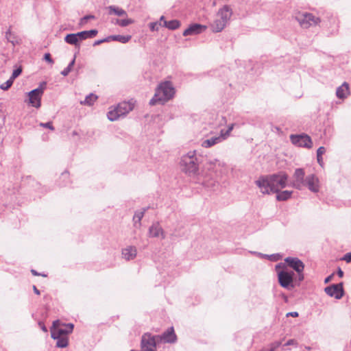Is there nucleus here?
Listing matches in <instances>:
<instances>
[{
	"mask_svg": "<svg viewBox=\"0 0 351 351\" xmlns=\"http://www.w3.org/2000/svg\"><path fill=\"white\" fill-rule=\"evenodd\" d=\"M226 167V164L224 162L216 158H208L198 174V180H202V184L205 186L213 188L216 185L215 178L221 176L223 173L222 169Z\"/></svg>",
	"mask_w": 351,
	"mask_h": 351,
	"instance_id": "obj_1",
	"label": "nucleus"
},
{
	"mask_svg": "<svg viewBox=\"0 0 351 351\" xmlns=\"http://www.w3.org/2000/svg\"><path fill=\"white\" fill-rule=\"evenodd\" d=\"M288 176L283 172L260 177L255 183L263 194L278 193L287 186Z\"/></svg>",
	"mask_w": 351,
	"mask_h": 351,
	"instance_id": "obj_2",
	"label": "nucleus"
},
{
	"mask_svg": "<svg viewBox=\"0 0 351 351\" xmlns=\"http://www.w3.org/2000/svg\"><path fill=\"white\" fill-rule=\"evenodd\" d=\"M199 160L195 151H190L181 157L180 165L183 172L190 176H197L199 172Z\"/></svg>",
	"mask_w": 351,
	"mask_h": 351,
	"instance_id": "obj_3",
	"label": "nucleus"
},
{
	"mask_svg": "<svg viewBox=\"0 0 351 351\" xmlns=\"http://www.w3.org/2000/svg\"><path fill=\"white\" fill-rule=\"evenodd\" d=\"M174 93V88L171 82H162L156 89L154 96L150 100L149 104L154 106L158 103L166 102L173 97Z\"/></svg>",
	"mask_w": 351,
	"mask_h": 351,
	"instance_id": "obj_4",
	"label": "nucleus"
},
{
	"mask_svg": "<svg viewBox=\"0 0 351 351\" xmlns=\"http://www.w3.org/2000/svg\"><path fill=\"white\" fill-rule=\"evenodd\" d=\"M73 330V324H68L64 328H53L51 330V336L53 339H56V346L58 348H66L69 344L68 335L71 333Z\"/></svg>",
	"mask_w": 351,
	"mask_h": 351,
	"instance_id": "obj_5",
	"label": "nucleus"
},
{
	"mask_svg": "<svg viewBox=\"0 0 351 351\" xmlns=\"http://www.w3.org/2000/svg\"><path fill=\"white\" fill-rule=\"evenodd\" d=\"M134 106V101L133 100L119 103L117 107L108 112V119L111 121H116L120 117L124 116L132 111Z\"/></svg>",
	"mask_w": 351,
	"mask_h": 351,
	"instance_id": "obj_6",
	"label": "nucleus"
},
{
	"mask_svg": "<svg viewBox=\"0 0 351 351\" xmlns=\"http://www.w3.org/2000/svg\"><path fill=\"white\" fill-rule=\"evenodd\" d=\"M45 85L46 83L43 82V85L40 87L34 89L28 93L29 104L32 105L33 107H35L36 108H40L41 104V97L43 94Z\"/></svg>",
	"mask_w": 351,
	"mask_h": 351,
	"instance_id": "obj_7",
	"label": "nucleus"
},
{
	"mask_svg": "<svg viewBox=\"0 0 351 351\" xmlns=\"http://www.w3.org/2000/svg\"><path fill=\"white\" fill-rule=\"evenodd\" d=\"M290 140L293 145L298 147L311 148L313 145L311 137L305 134H291Z\"/></svg>",
	"mask_w": 351,
	"mask_h": 351,
	"instance_id": "obj_8",
	"label": "nucleus"
},
{
	"mask_svg": "<svg viewBox=\"0 0 351 351\" xmlns=\"http://www.w3.org/2000/svg\"><path fill=\"white\" fill-rule=\"evenodd\" d=\"M305 178L306 177L304 169L298 168L295 170L293 174L292 181L291 182L290 186L296 189L301 190L304 186Z\"/></svg>",
	"mask_w": 351,
	"mask_h": 351,
	"instance_id": "obj_9",
	"label": "nucleus"
},
{
	"mask_svg": "<svg viewBox=\"0 0 351 351\" xmlns=\"http://www.w3.org/2000/svg\"><path fill=\"white\" fill-rule=\"evenodd\" d=\"M293 272L283 269L278 272V282L281 287L286 289H291L293 287L292 284Z\"/></svg>",
	"mask_w": 351,
	"mask_h": 351,
	"instance_id": "obj_10",
	"label": "nucleus"
},
{
	"mask_svg": "<svg viewBox=\"0 0 351 351\" xmlns=\"http://www.w3.org/2000/svg\"><path fill=\"white\" fill-rule=\"evenodd\" d=\"M159 340L156 336H152L150 334H145L142 337L141 348L142 351H156V343Z\"/></svg>",
	"mask_w": 351,
	"mask_h": 351,
	"instance_id": "obj_11",
	"label": "nucleus"
},
{
	"mask_svg": "<svg viewBox=\"0 0 351 351\" xmlns=\"http://www.w3.org/2000/svg\"><path fill=\"white\" fill-rule=\"evenodd\" d=\"M285 263L292 269H293L298 274L299 280H302L304 278L302 271L304 268V263L298 258L287 257L285 260Z\"/></svg>",
	"mask_w": 351,
	"mask_h": 351,
	"instance_id": "obj_12",
	"label": "nucleus"
},
{
	"mask_svg": "<svg viewBox=\"0 0 351 351\" xmlns=\"http://www.w3.org/2000/svg\"><path fill=\"white\" fill-rule=\"evenodd\" d=\"M327 295L335 299H341L343 295V283L333 284L324 289Z\"/></svg>",
	"mask_w": 351,
	"mask_h": 351,
	"instance_id": "obj_13",
	"label": "nucleus"
},
{
	"mask_svg": "<svg viewBox=\"0 0 351 351\" xmlns=\"http://www.w3.org/2000/svg\"><path fill=\"white\" fill-rule=\"evenodd\" d=\"M304 186L313 193H317L319 190V180L315 174H310L305 178Z\"/></svg>",
	"mask_w": 351,
	"mask_h": 351,
	"instance_id": "obj_14",
	"label": "nucleus"
},
{
	"mask_svg": "<svg viewBox=\"0 0 351 351\" xmlns=\"http://www.w3.org/2000/svg\"><path fill=\"white\" fill-rule=\"evenodd\" d=\"M156 337L159 341L170 343L176 342L177 339L173 327L168 328L162 335H156Z\"/></svg>",
	"mask_w": 351,
	"mask_h": 351,
	"instance_id": "obj_15",
	"label": "nucleus"
},
{
	"mask_svg": "<svg viewBox=\"0 0 351 351\" xmlns=\"http://www.w3.org/2000/svg\"><path fill=\"white\" fill-rule=\"evenodd\" d=\"M206 29V25H203L199 23H193L184 30L183 35L185 36L189 35H197L204 32Z\"/></svg>",
	"mask_w": 351,
	"mask_h": 351,
	"instance_id": "obj_16",
	"label": "nucleus"
},
{
	"mask_svg": "<svg viewBox=\"0 0 351 351\" xmlns=\"http://www.w3.org/2000/svg\"><path fill=\"white\" fill-rule=\"evenodd\" d=\"M149 234L152 237L165 238V233L158 222L154 223L149 228Z\"/></svg>",
	"mask_w": 351,
	"mask_h": 351,
	"instance_id": "obj_17",
	"label": "nucleus"
},
{
	"mask_svg": "<svg viewBox=\"0 0 351 351\" xmlns=\"http://www.w3.org/2000/svg\"><path fill=\"white\" fill-rule=\"evenodd\" d=\"M137 254V249L134 246H127L122 250V256L126 261L133 260Z\"/></svg>",
	"mask_w": 351,
	"mask_h": 351,
	"instance_id": "obj_18",
	"label": "nucleus"
},
{
	"mask_svg": "<svg viewBox=\"0 0 351 351\" xmlns=\"http://www.w3.org/2000/svg\"><path fill=\"white\" fill-rule=\"evenodd\" d=\"M223 141H224V138L220 134L217 136H213L210 137V138L202 141V146L205 148H208L222 142Z\"/></svg>",
	"mask_w": 351,
	"mask_h": 351,
	"instance_id": "obj_19",
	"label": "nucleus"
},
{
	"mask_svg": "<svg viewBox=\"0 0 351 351\" xmlns=\"http://www.w3.org/2000/svg\"><path fill=\"white\" fill-rule=\"evenodd\" d=\"M350 94L349 84L347 82L343 83V84L339 86L336 90V95L339 99H345Z\"/></svg>",
	"mask_w": 351,
	"mask_h": 351,
	"instance_id": "obj_20",
	"label": "nucleus"
},
{
	"mask_svg": "<svg viewBox=\"0 0 351 351\" xmlns=\"http://www.w3.org/2000/svg\"><path fill=\"white\" fill-rule=\"evenodd\" d=\"M162 27L168 28L169 29H176L180 27V23H162ZM162 26V23H150L149 29L151 31H158L159 27Z\"/></svg>",
	"mask_w": 351,
	"mask_h": 351,
	"instance_id": "obj_21",
	"label": "nucleus"
},
{
	"mask_svg": "<svg viewBox=\"0 0 351 351\" xmlns=\"http://www.w3.org/2000/svg\"><path fill=\"white\" fill-rule=\"evenodd\" d=\"M295 19L298 22H310L315 21V16L310 13L298 12L295 14Z\"/></svg>",
	"mask_w": 351,
	"mask_h": 351,
	"instance_id": "obj_22",
	"label": "nucleus"
},
{
	"mask_svg": "<svg viewBox=\"0 0 351 351\" xmlns=\"http://www.w3.org/2000/svg\"><path fill=\"white\" fill-rule=\"evenodd\" d=\"M218 14L221 20L226 22L230 19L232 10L228 6L226 5L219 10Z\"/></svg>",
	"mask_w": 351,
	"mask_h": 351,
	"instance_id": "obj_23",
	"label": "nucleus"
},
{
	"mask_svg": "<svg viewBox=\"0 0 351 351\" xmlns=\"http://www.w3.org/2000/svg\"><path fill=\"white\" fill-rule=\"evenodd\" d=\"M97 34V30L91 29L88 31H82L77 33V36L79 37L80 40H85L88 38H93Z\"/></svg>",
	"mask_w": 351,
	"mask_h": 351,
	"instance_id": "obj_24",
	"label": "nucleus"
},
{
	"mask_svg": "<svg viewBox=\"0 0 351 351\" xmlns=\"http://www.w3.org/2000/svg\"><path fill=\"white\" fill-rule=\"evenodd\" d=\"M131 38V36L113 35L109 36L108 40L109 42L118 41L121 43H126L130 40Z\"/></svg>",
	"mask_w": 351,
	"mask_h": 351,
	"instance_id": "obj_25",
	"label": "nucleus"
},
{
	"mask_svg": "<svg viewBox=\"0 0 351 351\" xmlns=\"http://www.w3.org/2000/svg\"><path fill=\"white\" fill-rule=\"evenodd\" d=\"M276 199L278 201H286L289 199L293 193V191H279L278 193H276Z\"/></svg>",
	"mask_w": 351,
	"mask_h": 351,
	"instance_id": "obj_26",
	"label": "nucleus"
},
{
	"mask_svg": "<svg viewBox=\"0 0 351 351\" xmlns=\"http://www.w3.org/2000/svg\"><path fill=\"white\" fill-rule=\"evenodd\" d=\"M108 10H109L110 14H114V15H117L119 16H122V17H124L126 16L125 12L123 9L119 8L118 7L110 6L108 8Z\"/></svg>",
	"mask_w": 351,
	"mask_h": 351,
	"instance_id": "obj_27",
	"label": "nucleus"
},
{
	"mask_svg": "<svg viewBox=\"0 0 351 351\" xmlns=\"http://www.w3.org/2000/svg\"><path fill=\"white\" fill-rule=\"evenodd\" d=\"M146 211V208H143L142 210L136 211L134 215L133 221L134 222V226L136 227L137 223H138V226H141V221L144 216V214Z\"/></svg>",
	"mask_w": 351,
	"mask_h": 351,
	"instance_id": "obj_28",
	"label": "nucleus"
},
{
	"mask_svg": "<svg viewBox=\"0 0 351 351\" xmlns=\"http://www.w3.org/2000/svg\"><path fill=\"white\" fill-rule=\"evenodd\" d=\"M64 40L69 44L77 45L80 40L77 34H70L66 36Z\"/></svg>",
	"mask_w": 351,
	"mask_h": 351,
	"instance_id": "obj_29",
	"label": "nucleus"
},
{
	"mask_svg": "<svg viewBox=\"0 0 351 351\" xmlns=\"http://www.w3.org/2000/svg\"><path fill=\"white\" fill-rule=\"evenodd\" d=\"M97 96L93 93H90L86 97L84 101H80V104L83 105L92 106L94 104V102L97 100Z\"/></svg>",
	"mask_w": 351,
	"mask_h": 351,
	"instance_id": "obj_30",
	"label": "nucleus"
},
{
	"mask_svg": "<svg viewBox=\"0 0 351 351\" xmlns=\"http://www.w3.org/2000/svg\"><path fill=\"white\" fill-rule=\"evenodd\" d=\"M225 23H211L210 29L214 32H219L223 29Z\"/></svg>",
	"mask_w": 351,
	"mask_h": 351,
	"instance_id": "obj_31",
	"label": "nucleus"
},
{
	"mask_svg": "<svg viewBox=\"0 0 351 351\" xmlns=\"http://www.w3.org/2000/svg\"><path fill=\"white\" fill-rule=\"evenodd\" d=\"M234 126V124L232 123L228 126V128L227 130H226V131L223 130H221L220 134H221V136H223L224 140L226 139L230 136V134L232 132V130H233Z\"/></svg>",
	"mask_w": 351,
	"mask_h": 351,
	"instance_id": "obj_32",
	"label": "nucleus"
},
{
	"mask_svg": "<svg viewBox=\"0 0 351 351\" xmlns=\"http://www.w3.org/2000/svg\"><path fill=\"white\" fill-rule=\"evenodd\" d=\"M75 61V58L72 60V61L69 64L68 66L65 68L62 72L61 74L64 76H66L71 72Z\"/></svg>",
	"mask_w": 351,
	"mask_h": 351,
	"instance_id": "obj_33",
	"label": "nucleus"
},
{
	"mask_svg": "<svg viewBox=\"0 0 351 351\" xmlns=\"http://www.w3.org/2000/svg\"><path fill=\"white\" fill-rule=\"evenodd\" d=\"M13 82L14 81L10 78L5 83L2 84L0 86V88L3 90H7L8 88H10L12 86Z\"/></svg>",
	"mask_w": 351,
	"mask_h": 351,
	"instance_id": "obj_34",
	"label": "nucleus"
},
{
	"mask_svg": "<svg viewBox=\"0 0 351 351\" xmlns=\"http://www.w3.org/2000/svg\"><path fill=\"white\" fill-rule=\"evenodd\" d=\"M21 73H22L21 67H19L16 69H14L13 71L12 76L10 77V79L14 81L18 76H19L21 75Z\"/></svg>",
	"mask_w": 351,
	"mask_h": 351,
	"instance_id": "obj_35",
	"label": "nucleus"
},
{
	"mask_svg": "<svg viewBox=\"0 0 351 351\" xmlns=\"http://www.w3.org/2000/svg\"><path fill=\"white\" fill-rule=\"evenodd\" d=\"M39 125H40V126H41L43 128H48V129H49V130H51L52 131L54 130V128L52 125V123L51 122L40 123Z\"/></svg>",
	"mask_w": 351,
	"mask_h": 351,
	"instance_id": "obj_36",
	"label": "nucleus"
},
{
	"mask_svg": "<svg viewBox=\"0 0 351 351\" xmlns=\"http://www.w3.org/2000/svg\"><path fill=\"white\" fill-rule=\"evenodd\" d=\"M281 343L280 341H276L270 345V349L269 351H275L280 346Z\"/></svg>",
	"mask_w": 351,
	"mask_h": 351,
	"instance_id": "obj_37",
	"label": "nucleus"
},
{
	"mask_svg": "<svg viewBox=\"0 0 351 351\" xmlns=\"http://www.w3.org/2000/svg\"><path fill=\"white\" fill-rule=\"evenodd\" d=\"M103 43H109L108 36L104 39H101V40L95 41V43H93V46L99 45Z\"/></svg>",
	"mask_w": 351,
	"mask_h": 351,
	"instance_id": "obj_38",
	"label": "nucleus"
},
{
	"mask_svg": "<svg viewBox=\"0 0 351 351\" xmlns=\"http://www.w3.org/2000/svg\"><path fill=\"white\" fill-rule=\"evenodd\" d=\"M44 60L45 61H47V62H49V64H53V59L51 57V54L49 53H47L45 54Z\"/></svg>",
	"mask_w": 351,
	"mask_h": 351,
	"instance_id": "obj_39",
	"label": "nucleus"
},
{
	"mask_svg": "<svg viewBox=\"0 0 351 351\" xmlns=\"http://www.w3.org/2000/svg\"><path fill=\"white\" fill-rule=\"evenodd\" d=\"M325 152L326 149L324 147H319L317 150V156H322Z\"/></svg>",
	"mask_w": 351,
	"mask_h": 351,
	"instance_id": "obj_40",
	"label": "nucleus"
},
{
	"mask_svg": "<svg viewBox=\"0 0 351 351\" xmlns=\"http://www.w3.org/2000/svg\"><path fill=\"white\" fill-rule=\"evenodd\" d=\"M298 343L295 339H289L285 346H297Z\"/></svg>",
	"mask_w": 351,
	"mask_h": 351,
	"instance_id": "obj_41",
	"label": "nucleus"
},
{
	"mask_svg": "<svg viewBox=\"0 0 351 351\" xmlns=\"http://www.w3.org/2000/svg\"><path fill=\"white\" fill-rule=\"evenodd\" d=\"M343 260L346 261L347 263L351 262V252L347 253L343 258Z\"/></svg>",
	"mask_w": 351,
	"mask_h": 351,
	"instance_id": "obj_42",
	"label": "nucleus"
},
{
	"mask_svg": "<svg viewBox=\"0 0 351 351\" xmlns=\"http://www.w3.org/2000/svg\"><path fill=\"white\" fill-rule=\"evenodd\" d=\"M333 276H334V274H332L331 275L328 276L327 278H325L324 280V282L326 284L328 283L329 282H330L333 278Z\"/></svg>",
	"mask_w": 351,
	"mask_h": 351,
	"instance_id": "obj_43",
	"label": "nucleus"
},
{
	"mask_svg": "<svg viewBox=\"0 0 351 351\" xmlns=\"http://www.w3.org/2000/svg\"><path fill=\"white\" fill-rule=\"evenodd\" d=\"M287 317H288V316H291V317H298V312H295V311H294V312H290V313H288L287 314Z\"/></svg>",
	"mask_w": 351,
	"mask_h": 351,
	"instance_id": "obj_44",
	"label": "nucleus"
},
{
	"mask_svg": "<svg viewBox=\"0 0 351 351\" xmlns=\"http://www.w3.org/2000/svg\"><path fill=\"white\" fill-rule=\"evenodd\" d=\"M317 162L321 165V166H323V158H322V156H317Z\"/></svg>",
	"mask_w": 351,
	"mask_h": 351,
	"instance_id": "obj_45",
	"label": "nucleus"
},
{
	"mask_svg": "<svg viewBox=\"0 0 351 351\" xmlns=\"http://www.w3.org/2000/svg\"><path fill=\"white\" fill-rule=\"evenodd\" d=\"M84 20H89V19H95V16L93 15H86L83 18Z\"/></svg>",
	"mask_w": 351,
	"mask_h": 351,
	"instance_id": "obj_46",
	"label": "nucleus"
},
{
	"mask_svg": "<svg viewBox=\"0 0 351 351\" xmlns=\"http://www.w3.org/2000/svg\"><path fill=\"white\" fill-rule=\"evenodd\" d=\"M337 275L340 277V278H342L343 276V271L340 269L339 268L338 271H337Z\"/></svg>",
	"mask_w": 351,
	"mask_h": 351,
	"instance_id": "obj_47",
	"label": "nucleus"
},
{
	"mask_svg": "<svg viewBox=\"0 0 351 351\" xmlns=\"http://www.w3.org/2000/svg\"><path fill=\"white\" fill-rule=\"evenodd\" d=\"M33 289H34V291L36 294L37 295H39L40 294V291L36 288V286H34L33 287Z\"/></svg>",
	"mask_w": 351,
	"mask_h": 351,
	"instance_id": "obj_48",
	"label": "nucleus"
},
{
	"mask_svg": "<svg viewBox=\"0 0 351 351\" xmlns=\"http://www.w3.org/2000/svg\"><path fill=\"white\" fill-rule=\"evenodd\" d=\"M32 273L34 276H39L40 274L35 270L32 269Z\"/></svg>",
	"mask_w": 351,
	"mask_h": 351,
	"instance_id": "obj_49",
	"label": "nucleus"
},
{
	"mask_svg": "<svg viewBox=\"0 0 351 351\" xmlns=\"http://www.w3.org/2000/svg\"><path fill=\"white\" fill-rule=\"evenodd\" d=\"M66 176H67V173L66 172H64V173H62V176L66 177Z\"/></svg>",
	"mask_w": 351,
	"mask_h": 351,
	"instance_id": "obj_50",
	"label": "nucleus"
},
{
	"mask_svg": "<svg viewBox=\"0 0 351 351\" xmlns=\"http://www.w3.org/2000/svg\"><path fill=\"white\" fill-rule=\"evenodd\" d=\"M164 18H165V17H164V16H162L160 17V21H162L164 20Z\"/></svg>",
	"mask_w": 351,
	"mask_h": 351,
	"instance_id": "obj_51",
	"label": "nucleus"
},
{
	"mask_svg": "<svg viewBox=\"0 0 351 351\" xmlns=\"http://www.w3.org/2000/svg\"><path fill=\"white\" fill-rule=\"evenodd\" d=\"M122 26H125L126 25H128V23H121Z\"/></svg>",
	"mask_w": 351,
	"mask_h": 351,
	"instance_id": "obj_52",
	"label": "nucleus"
},
{
	"mask_svg": "<svg viewBox=\"0 0 351 351\" xmlns=\"http://www.w3.org/2000/svg\"><path fill=\"white\" fill-rule=\"evenodd\" d=\"M42 329H43L44 331H47V328H45V326H43V327L42 328Z\"/></svg>",
	"mask_w": 351,
	"mask_h": 351,
	"instance_id": "obj_53",
	"label": "nucleus"
},
{
	"mask_svg": "<svg viewBox=\"0 0 351 351\" xmlns=\"http://www.w3.org/2000/svg\"><path fill=\"white\" fill-rule=\"evenodd\" d=\"M121 22H129L128 21H125V19H122Z\"/></svg>",
	"mask_w": 351,
	"mask_h": 351,
	"instance_id": "obj_54",
	"label": "nucleus"
},
{
	"mask_svg": "<svg viewBox=\"0 0 351 351\" xmlns=\"http://www.w3.org/2000/svg\"><path fill=\"white\" fill-rule=\"evenodd\" d=\"M169 22L174 23V22H178V21H176V20H173V21H170Z\"/></svg>",
	"mask_w": 351,
	"mask_h": 351,
	"instance_id": "obj_55",
	"label": "nucleus"
},
{
	"mask_svg": "<svg viewBox=\"0 0 351 351\" xmlns=\"http://www.w3.org/2000/svg\"><path fill=\"white\" fill-rule=\"evenodd\" d=\"M279 267H280V265H276V269H278V268H279Z\"/></svg>",
	"mask_w": 351,
	"mask_h": 351,
	"instance_id": "obj_56",
	"label": "nucleus"
},
{
	"mask_svg": "<svg viewBox=\"0 0 351 351\" xmlns=\"http://www.w3.org/2000/svg\"><path fill=\"white\" fill-rule=\"evenodd\" d=\"M260 351H265V350L264 349H263V350H260Z\"/></svg>",
	"mask_w": 351,
	"mask_h": 351,
	"instance_id": "obj_57",
	"label": "nucleus"
},
{
	"mask_svg": "<svg viewBox=\"0 0 351 351\" xmlns=\"http://www.w3.org/2000/svg\"><path fill=\"white\" fill-rule=\"evenodd\" d=\"M131 351H134V350H132Z\"/></svg>",
	"mask_w": 351,
	"mask_h": 351,
	"instance_id": "obj_58",
	"label": "nucleus"
}]
</instances>
